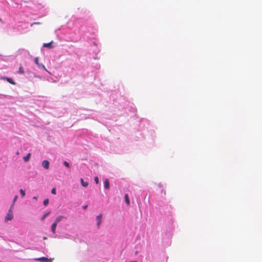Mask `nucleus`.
<instances>
[{
    "label": "nucleus",
    "mask_w": 262,
    "mask_h": 262,
    "mask_svg": "<svg viewBox=\"0 0 262 262\" xmlns=\"http://www.w3.org/2000/svg\"><path fill=\"white\" fill-rule=\"evenodd\" d=\"M57 224L56 223H53V224L52 225L51 229L52 231L54 233H55L56 232V228L57 227Z\"/></svg>",
    "instance_id": "9"
},
{
    "label": "nucleus",
    "mask_w": 262,
    "mask_h": 262,
    "mask_svg": "<svg viewBox=\"0 0 262 262\" xmlns=\"http://www.w3.org/2000/svg\"><path fill=\"white\" fill-rule=\"evenodd\" d=\"M52 41L50 42H49V43H43V47H45V48H50V49H51V48H53V46L52 45Z\"/></svg>",
    "instance_id": "8"
},
{
    "label": "nucleus",
    "mask_w": 262,
    "mask_h": 262,
    "mask_svg": "<svg viewBox=\"0 0 262 262\" xmlns=\"http://www.w3.org/2000/svg\"><path fill=\"white\" fill-rule=\"evenodd\" d=\"M20 194H21L22 197L25 196V191L24 190L20 189Z\"/></svg>",
    "instance_id": "16"
},
{
    "label": "nucleus",
    "mask_w": 262,
    "mask_h": 262,
    "mask_svg": "<svg viewBox=\"0 0 262 262\" xmlns=\"http://www.w3.org/2000/svg\"><path fill=\"white\" fill-rule=\"evenodd\" d=\"M102 217V214H100L99 215H98L96 217L97 221V226L99 227L101 223V219Z\"/></svg>",
    "instance_id": "5"
},
{
    "label": "nucleus",
    "mask_w": 262,
    "mask_h": 262,
    "mask_svg": "<svg viewBox=\"0 0 262 262\" xmlns=\"http://www.w3.org/2000/svg\"><path fill=\"white\" fill-rule=\"evenodd\" d=\"M12 208H13V205L10 207V209L9 210L8 213L6 214V216L5 217V220L6 222H7L8 221H11L13 218V214L12 213Z\"/></svg>",
    "instance_id": "1"
},
{
    "label": "nucleus",
    "mask_w": 262,
    "mask_h": 262,
    "mask_svg": "<svg viewBox=\"0 0 262 262\" xmlns=\"http://www.w3.org/2000/svg\"><path fill=\"white\" fill-rule=\"evenodd\" d=\"M3 79L6 80L8 82H9L10 83H11L12 84H13V85L15 84V82L14 81V80L11 78L5 77L3 78Z\"/></svg>",
    "instance_id": "7"
},
{
    "label": "nucleus",
    "mask_w": 262,
    "mask_h": 262,
    "mask_svg": "<svg viewBox=\"0 0 262 262\" xmlns=\"http://www.w3.org/2000/svg\"><path fill=\"white\" fill-rule=\"evenodd\" d=\"M34 61H35V63H36V64L37 66V67L39 68H40V69L41 68V69H44L45 70H47L45 66L43 64L39 63L38 57L35 58Z\"/></svg>",
    "instance_id": "2"
},
{
    "label": "nucleus",
    "mask_w": 262,
    "mask_h": 262,
    "mask_svg": "<svg viewBox=\"0 0 262 262\" xmlns=\"http://www.w3.org/2000/svg\"><path fill=\"white\" fill-rule=\"evenodd\" d=\"M35 260L40 261L41 262H52L51 259L45 257H41L40 258H36Z\"/></svg>",
    "instance_id": "3"
},
{
    "label": "nucleus",
    "mask_w": 262,
    "mask_h": 262,
    "mask_svg": "<svg viewBox=\"0 0 262 262\" xmlns=\"http://www.w3.org/2000/svg\"><path fill=\"white\" fill-rule=\"evenodd\" d=\"M63 164L65 166H66L67 167H70V165H69V163L67 162V161H64L63 162Z\"/></svg>",
    "instance_id": "18"
},
{
    "label": "nucleus",
    "mask_w": 262,
    "mask_h": 262,
    "mask_svg": "<svg viewBox=\"0 0 262 262\" xmlns=\"http://www.w3.org/2000/svg\"><path fill=\"white\" fill-rule=\"evenodd\" d=\"M63 218V216L59 215L56 217L54 223H56L57 224Z\"/></svg>",
    "instance_id": "11"
},
{
    "label": "nucleus",
    "mask_w": 262,
    "mask_h": 262,
    "mask_svg": "<svg viewBox=\"0 0 262 262\" xmlns=\"http://www.w3.org/2000/svg\"><path fill=\"white\" fill-rule=\"evenodd\" d=\"M87 207H88V205H85V206H83V209H86L87 208Z\"/></svg>",
    "instance_id": "23"
},
{
    "label": "nucleus",
    "mask_w": 262,
    "mask_h": 262,
    "mask_svg": "<svg viewBox=\"0 0 262 262\" xmlns=\"http://www.w3.org/2000/svg\"><path fill=\"white\" fill-rule=\"evenodd\" d=\"M41 23L40 22H34V23H32L30 26H33L34 25H39Z\"/></svg>",
    "instance_id": "20"
},
{
    "label": "nucleus",
    "mask_w": 262,
    "mask_h": 262,
    "mask_svg": "<svg viewBox=\"0 0 262 262\" xmlns=\"http://www.w3.org/2000/svg\"><path fill=\"white\" fill-rule=\"evenodd\" d=\"M34 199H37L36 197H35H35H34Z\"/></svg>",
    "instance_id": "24"
},
{
    "label": "nucleus",
    "mask_w": 262,
    "mask_h": 262,
    "mask_svg": "<svg viewBox=\"0 0 262 262\" xmlns=\"http://www.w3.org/2000/svg\"><path fill=\"white\" fill-rule=\"evenodd\" d=\"M30 156H31V154L30 153H29L28 154H27V155L26 156L24 157V160L25 162L28 161L30 158Z\"/></svg>",
    "instance_id": "12"
},
{
    "label": "nucleus",
    "mask_w": 262,
    "mask_h": 262,
    "mask_svg": "<svg viewBox=\"0 0 262 262\" xmlns=\"http://www.w3.org/2000/svg\"><path fill=\"white\" fill-rule=\"evenodd\" d=\"M50 212H47L46 213H45V214L42 216V217H41V220L42 221L44 220H45V218H46L48 215H49L50 214Z\"/></svg>",
    "instance_id": "14"
},
{
    "label": "nucleus",
    "mask_w": 262,
    "mask_h": 262,
    "mask_svg": "<svg viewBox=\"0 0 262 262\" xmlns=\"http://www.w3.org/2000/svg\"><path fill=\"white\" fill-rule=\"evenodd\" d=\"M130 262H137L136 261H130Z\"/></svg>",
    "instance_id": "25"
},
{
    "label": "nucleus",
    "mask_w": 262,
    "mask_h": 262,
    "mask_svg": "<svg viewBox=\"0 0 262 262\" xmlns=\"http://www.w3.org/2000/svg\"><path fill=\"white\" fill-rule=\"evenodd\" d=\"M80 182H81V185L84 187H86L88 186V182H84V181H83V179H80Z\"/></svg>",
    "instance_id": "13"
},
{
    "label": "nucleus",
    "mask_w": 262,
    "mask_h": 262,
    "mask_svg": "<svg viewBox=\"0 0 262 262\" xmlns=\"http://www.w3.org/2000/svg\"><path fill=\"white\" fill-rule=\"evenodd\" d=\"M104 188L105 189H110V181L107 179H105V180L104 181Z\"/></svg>",
    "instance_id": "6"
},
{
    "label": "nucleus",
    "mask_w": 262,
    "mask_h": 262,
    "mask_svg": "<svg viewBox=\"0 0 262 262\" xmlns=\"http://www.w3.org/2000/svg\"><path fill=\"white\" fill-rule=\"evenodd\" d=\"M51 193L53 194H56V189L55 188H52V190H51Z\"/></svg>",
    "instance_id": "21"
},
{
    "label": "nucleus",
    "mask_w": 262,
    "mask_h": 262,
    "mask_svg": "<svg viewBox=\"0 0 262 262\" xmlns=\"http://www.w3.org/2000/svg\"><path fill=\"white\" fill-rule=\"evenodd\" d=\"M124 198H125V201L126 203L127 204V205H129L130 204V202H129L128 195L127 194H125V196H124Z\"/></svg>",
    "instance_id": "10"
},
{
    "label": "nucleus",
    "mask_w": 262,
    "mask_h": 262,
    "mask_svg": "<svg viewBox=\"0 0 262 262\" xmlns=\"http://www.w3.org/2000/svg\"><path fill=\"white\" fill-rule=\"evenodd\" d=\"M18 72L22 74L24 73V69L21 66L19 67Z\"/></svg>",
    "instance_id": "15"
},
{
    "label": "nucleus",
    "mask_w": 262,
    "mask_h": 262,
    "mask_svg": "<svg viewBox=\"0 0 262 262\" xmlns=\"http://www.w3.org/2000/svg\"><path fill=\"white\" fill-rule=\"evenodd\" d=\"M42 166L46 169L49 168V162L48 160H43L42 162Z\"/></svg>",
    "instance_id": "4"
},
{
    "label": "nucleus",
    "mask_w": 262,
    "mask_h": 262,
    "mask_svg": "<svg viewBox=\"0 0 262 262\" xmlns=\"http://www.w3.org/2000/svg\"><path fill=\"white\" fill-rule=\"evenodd\" d=\"M94 181L96 184H98L99 183V179L97 177L94 178Z\"/></svg>",
    "instance_id": "19"
},
{
    "label": "nucleus",
    "mask_w": 262,
    "mask_h": 262,
    "mask_svg": "<svg viewBox=\"0 0 262 262\" xmlns=\"http://www.w3.org/2000/svg\"><path fill=\"white\" fill-rule=\"evenodd\" d=\"M0 20H2L1 18H0Z\"/></svg>",
    "instance_id": "26"
},
{
    "label": "nucleus",
    "mask_w": 262,
    "mask_h": 262,
    "mask_svg": "<svg viewBox=\"0 0 262 262\" xmlns=\"http://www.w3.org/2000/svg\"><path fill=\"white\" fill-rule=\"evenodd\" d=\"M18 196L17 195L15 196L14 199H13V203L16 201L17 199Z\"/></svg>",
    "instance_id": "22"
},
{
    "label": "nucleus",
    "mask_w": 262,
    "mask_h": 262,
    "mask_svg": "<svg viewBox=\"0 0 262 262\" xmlns=\"http://www.w3.org/2000/svg\"><path fill=\"white\" fill-rule=\"evenodd\" d=\"M48 203H49V200L48 199H45L43 201V204H44V205L47 206L48 204Z\"/></svg>",
    "instance_id": "17"
}]
</instances>
